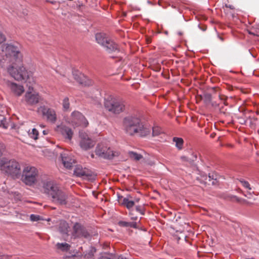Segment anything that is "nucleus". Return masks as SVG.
<instances>
[{
	"label": "nucleus",
	"instance_id": "obj_1",
	"mask_svg": "<svg viewBox=\"0 0 259 259\" xmlns=\"http://www.w3.org/2000/svg\"><path fill=\"white\" fill-rule=\"evenodd\" d=\"M4 55L7 58H10L11 61L15 60L7 68L8 72L17 81L27 80L32 76V72L28 71L23 66L22 55L19 48L12 45L5 44L1 47Z\"/></svg>",
	"mask_w": 259,
	"mask_h": 259
},
{
	"label": "nucleus",
	"instance_id": "obj_2",
	"mask_svg": "<svg viewBox=\"0 0 259 259\" xmlns=\"http://www.w3.org/2000/svg\"><path fill=\"white\" fill-rule=\"evenodd\" d=\"M123 126L125 133L130 136L138 135L145 137L150 135L151 128L136 116H128L124 118Z\"/></svg>",
	"mask_w": 259,
	"mask_h": 259
},
{
	"label": "nucleus",
	"instance_id": "obj_3",
	"mask_svg": "<svg viewBox=\"0 0 259 259\" xmlns=\"http://www.w3.org/2000/svg\"><path fill=\"white\" fill-rule=\"evenodd\" d=\"M209 93H204L203 95H197V100H203L207 105L216 107L221 102L226 99V97L222 95L218 87H210L208 89Z\"/></svg>",
	"mask_w": 259,
	"mask_h": 259
},
{
	"label": "nucleus",
	"instance_id": "obj_4",
	"mask_svg": "<svg viewBox=\"0 0 259 259\" xmlns=\"http://www.w3.org/2000/svg\"><path fill=\"white\" fill-rule=\"evenodd\" d=\"M1 170L13 178H18L21 174V166L14 159L9 160L6 158L0 159Z\"/></svg>",
	"mask_w": 259,
	"mask_h": 259
},
{
	"label": "nucleus",
	"instance_id": "obj_5",
	"mask_svg": "<svg viewBox=\"0 0 259 259\" xmlns=\"http://www.w3.org/2000/svg\"><path fill=\"white\" fill-rule=\"evenodd\" d=\"M104 107L108 111L116 114L123 112L125 108L124 102L112 95H107L104 99Z\"/></svg>",
	"mask_w": 259,
	"mask_h": 259
},
{
	"label": "nucleus",
	"instance_id": "obj_6",
	"mask_svg": "<svg viewBox=\"0 0 259 259\" xmlns=\"http://www.w3.org/2000/svg\"><path fill=\"white\" fill-rule=\"evenodd\" d=\"M95 153L98 156L108 159H113L114 157L118 156L119 152L113 150L106 144L101 143L96 147Z\"/></svg>",
	"mask_w": 259,
	"mask_h": 259
},
{
	"label": "nucleus",
	"instance_id": "obj_7",
	"mask_svg": "<svg viewBox=\"0 0 259 259\" xmlns=\"http://www.w3.org/2000/svg\"><path fill=\"white\" fill-rule=\"evenodd\" d=\"M38 172L36 168L32 166L25 167L22 177V181L26 185L31 186L36 180Z\"/></svg>",
	"mask_w": 259,
	"mask_h": 259
},
{
	"label": "nucleus",
	"instance_id": "obj_8",
	"mask_svg": "<svg viewBox=\"0 0 259 259\" xmlns=\"http://www.w3.org/2000/svg\"><path fill=\"white\" fill-rule=\"evenodd\" d=\"M50 198L56 204L66 205L68 202L69 195L59 188Z\"/></svg>",
	"mask_w": 259,
	"mask_h": 259
},
{
	"label": "nucleus",
	"instance_id": "obj_9",
	"mask_svg": "<svg viewBox=\"0 0 259 259\" xmlns=\"http://www.w3.org/2000/svg\"><path fill=\"white\" fill-rule=\"evenodd\" d=\"M79 137V146L82 150H89L95 145V141L90 138L86 133L80 132Z\"/></svg>",
	"mask_w": 259,
	"mask_h": 259
},
{
	"label": "nucleus",
	"instance_id": "obj_10",
	"mask_svg": "<svg viewBox=\"0 0 259 259\" xmlns=\"http://www.w3.org/2000/svg\"><path fill=\"white\" fill-rule=\"evenodd\" d=\"M60 157L64 167L70 169L75 163V160L72 154L68 150H64L60 154Z\"/></svg>",
	"mask_w": 259,
	"mask_h": 259
},
{
	"label": "nucleus",
	"instance_id": "obj_11",
	"mask_svg": "<svg viewBox=\"0 0 259 259\" xmlns=\"http://www.w3.org/2000/svg\"><path fill=\"white\" fill-rule=\"evenodd\" d=\"M59 188L58 186L53 181H47L43 183L42 191L49 198L52 196Z\"/></svg>",
	"mask_w": 259,
	"mask_h": 259
},
{
	"label": "nucleus",
	"instance_id": "obj_12",
	"mask_svg": "<svg viewBox=\"0 0 259 259\" xmlns=\"http://www.w3.org/2000/svg\"><path fill=\"white\" fill-rule=\"evenodd\" d=\"M73 236L74 237L89 238L90 234L87 230L78 223H76L73 226Z\"/></svg>",
	"mask_w": 259,
	"mask_h": 259
},
{
	"label": "nucleus",
	"instance_id": "obj_13",
	"mask_svg": "<svg viewBox=\"0 0 259 259\" xmlns=\"http://www.w3.org/2000/svg\"><path fill=\"white\" fill-rule=\"evenodd\" d=\"M70 120L72 123L76 125H83L87 126L88 124L84 116L78 111H74L72 113Z\"/></svg>",
	"mask_w": 259,
	"mask_h": 259
},
{
	"label": "nucleus",
	"instance_id": "obj_14",
	"mask_svg": "<svg viewBox=\"0 0 259 259\" xmlns=\"http://www.w3.org/2000/svg\"><path fill=\"white\" fill-rule=\"evenodd\" d=\"M39 110L42 115L47 118L48 121L53 123L56 121L57 115L54 109L43 106L40 107Z\"/></svg>",
	"mask_w": 259,
	"mask_h": 259
},
{
	"label": "nucleus",
	"instance_id": "obj_15",
	"mask_svg": "<svg viewBox=\"0 0 259 259\" xmlns=\"http://www.w3.org/2000/svg\"><path fill=\"white\" fill-rule=\"evenodd\" d=\"M74 174L79 177H82L83 179H92L93 175L92 172L87 168H83L82 166L78 165L74 170Z\"/></svg>",
	"mask_w": 259,
	"mask_h": 259
},
{
	"label": "nucleus",
	"instance_id": "obj_16",
	"mask_svg": "<svg viewBox=\"0 0 259 259\" xmlns=\"http://www.w3.org/2000/svg\"><path fill=\"white\" fill-rule=\"evenodd\" d=\"M30 89V85H29V90L27 92L25 96V100L26 103L29 105L36 104L40 100V97L37 93H32Z\"/></svg>",
	"mask_w": 259,
	"mask_h": 259
},
{
	"label": "nucleus",
	"instance_id": "obj_17",
	"mask_svg": "<svg viewBox=\"0 0 259 259\" xmlns=\"http://www.w3.org/2000/svg\"><path fill=\"white\" fill-rule=\"evenodd\" d=\"M57 130L64 137L65 139H67L69 141L72 139L73 132L70 127L65 125H61L58 126Z\"/></svg>",
	"mask_w": 259,
	"mask_h": 259
},
{
	"label": "nucleus",
	"instance_id": "obj_18",
	"mask_svg": "<svg viewBox=\"0 0 259 259\" xmlns=\"http://www.w3.org/2000/svg\"><path fill=\"white\" fill-rule=\"evenodd\" d=\"M12 91L17 96H20L24 92V89L23 85H20L14 82H11L9 84Z\"/></svg>",
	"mask_w": 259,
	"mask_h": 259
},
{
	"label": "nucleus",
	"instance_id": "obj_19",
	"mask_svg": "<svg viewBox=\"0 0 259 259\" xmlns=\"http://www.w3.org/2000/svg\"><path fill=\"white\" fill-rule=\"evenodd\" d=\"M103 47L105 48L106 51L109 53H111L116 51H119L118 45L112 41L110 38L107 41V43H105V45Z\"/></svg>",
	"mask_w": 259,
	"mask_h": 259
},
{
	"label": "nucleus",
	"instance_id": "obj_20",
	"mask_svg": "<svg viewBox=\"0 0 259 259\" xmlns=\"http://www.w3.org/2000/svg\"><path fill=\"white\" fill-rule=\"evenodd\" d=\"M109 39V38H108L105 33H98L96 34L97 42L102 46L105 45V43H107Z\"/></svg>",
	"mask_w": 259,
	"mask_h": 259
},
{
	"label": "nucleus",
	"instance_id": "obj_21",
	"mask_svg": "<svg viewBox=\"0 0 259 259\" xmlns=\"http://www.w3.org/2000/svg\"><path fill=\"white\" fill-rule=\"evenodd\" d=\"M10 126H11L12 127H13V126L10 122V119H7L3 115H0V128L6 130Z\"/></svg>",
	"mask_w": 259,
	"mask_h": 259
},
{
	"label": "nucleus",
	"instance_id": "obj_22",
	"mask_svg": "<svg viewBox=\"0 0 259 259\" xmlns=\"http://www.w3.org/2000/svg\"><path fill=\"white\" fill-rule=\"evenodd\" d=\"M72 74L74 79L76 81H85L88 80V77L78 70H73Z\"/></svg>",
	"mask_w": 259,
	"mask_h": 259
},
{
	"label": "nucleus",
	"instance_id": "obj_23",
	"mask_svg": "<svg viewBox=\"0 0 259 259\" xmlns=\"http://www.w3.org/2000/svg\"><path fill=\"white\" fill-rule=\"evenodd\" d=\"M69 229V225L66 222L64 221H61L60 222L59 230L61 233L63 234H68Z\"/></svg>",
	"mask_w": 259,
	"mask_h": 259
},
{
	"label": "nucleus",
	"instance_id": "obj_24",
	"mask_svg": "<svg viewBox=\"0 0 259 259\" xmlns=\"http://www.w3.org/2000/svg\"><path fill=\"white\" fill-rule=\"evenodd\" d=\"M130 198H132L130 195L127 196V197L123 198L121 202L122 205L125 206L128 209H130L135 205V201L130 200Z\"/></svg>",
	"mask_w": 259,
	"mask_h": 259
},
{
	"label": "nucleus",
	"instance_id": "obj_25",
	"mask_svg": "<svg viewBox=\"0 0 259 259\" xmlns=\"http://www.w3.org/2000/svg\"><path fill=\"white\" fill-rule=\"evenodd\" d=\"M172 141L175 143V146L178 150H180L183 149L184 140L182 138L174 137L173 138Z\"/></svg>",
	"mask_w": 259,
	"mask_h": 259
},
{
	"label": "nucleus",
	"instance_id": "obj_26",
	"mask_svg": "<svg viewBox=\"0 0 259 259\" xmlns=\"http://www.w3.org/2000/svg\"><path fill=\"white\" fill-rule=\"evenodd\" d=\"M56 247L57 249H60L63 251H67L70 248V245L66 242L58 243L56 244Z\"/></svg>",
	"mask_w": 259,
	"mask_h": 259
},
{
	"label": "nucleus",
	"instance_id": "obj_27",
	"mask_svg": "<svg viewBox=\"0 0 259 259\" xmlns=\"http://www.w3.org/2000/svg\"><path fill=\"white\" fill-rule=\"evenodd\" d=\"M28 135L30 138L36 140L38 139V132L35 128L32 129L31 131H29L28 132Z\"/></svg>",
	"mask_w": 259,
	"mask_h": 259
},
{
	"label": "nucleus",
	"instance_id": "obj_28",
	"mask_svg": "<svg viewBox=\"0 0 259 259\" xmlns=\"http://www.w3.org/2000/svg\"><path fill=\"white\" fill-rule=\"evenodd\" d=\"M96 251L94 247H91L88 251L83 252V255L85 258H91L93 256L94 253Z\"/></svg>",
	"mask_w": 259,
	"mask_h": 259
},
{
	"label": "nucleus",
	"instance_id": "obj_29",
	"mask_svg": "<svg viewBox=\"0 0 259 259\" xmlns=\"http://www.w3.org/2000/svg\"><path fill=\"white\" fill-rule=\"evenodd\" d=\"M129 155L132 159L136 160H139L143 157L142 155L139 154L134 152H129Z\"/></svg>",
	"mask_w": 259,
	"mask_h": 259
},
{
	"label": "nucleus",
	"instance_id": "obj_30",
	"mask_svg": "<svg viewBox=\"0 0 259 259\" xmlns=\"http://www.w3.org/2000/svg\"><path fill=\"white\" fill-rule=\"evenodd\" d=\"M62 105L63 107V110L64 111H67L69 109L70 107V103L69 102V99L67 97H65L63 99Z\"/></svg>",
	"mask_w": 259,
	"mask_h": 259
},
{
	"label": "nucleus",
	"instance_id": "obj_31",
	"mask_svg": "<svg viewBox=\"0 0 259 259\" xmlns=\"http://www.w3.org/2000/svg\"><path fill=\"white\" fill-rule=\"evenodd\" d=\"M162 133L161 129L158 126H154L152 127V136L153 137L157 136Z\"/></svg>",
	"mask_w": 259,
	"mask_h": 259
},
{
	"label": "nucleus",
	"instance_id": "obj_32",
	"mask_svg": "<svg viewBox=\"0 0 259 259\" xmlns=\"http://www.w3.org/2000/svg\"><path fill=\"white\" fill-rule=\"evenodd\" d=\"M239 182L244 187L248 189L249 190L251 189V188L250 187V185L247 181H246L243 179H240L239 180Z\"/></svg>",
	"mask_w": 259,
	"mask_h": 259
},
{
	"label": "nucleus",
	"instance_id": "obj_33",
	"mask_svg": "<svg viewBox=\"0 0 259 259\" xmlns=\"http://www.w3.org/2000/svg\"><path fill=\"white\" fill-rule=\"evenodd\" d=\"M30 219L31 221L33 222L38 221L41 220L39 215L33 214L30 215Z\"/></svg>",
	"mask_w": 259,
	"mask_h": 259
},
{
	"label": "nucleus",
	"instance_id": "obj_34",
	"mask_svg": "<svg viewBox=\"0 0 259 259\" xmlns=\"http://www.w3.org/2000/svg\"><path fill=\"white\" fill-rule=\"evenodd\" d=\"M136 209L138 212H140V214H141L142 215L144 214V207L143 206H140V205L137 206L136 207Z\"/></svg>",
	"mask_w": 259,
	"mask_h": 259
},
{
	"label": "nucleus",
	"instance_id": "obj_35",
	"mask_svg": "<svg viewBox=\"0 0 259 259\" xmlns=\"http://www.w3.org/2000/svg\"><path fill=\"white\" fill-rule=\"evenodd\" d=\"M118 224L122 227H130V222L125 221H119Z\"/></svg>",
	"mask_w": 259,
	"mask_h": 259
},
{
	"label": "nucleus",
	"instance_id": "obj_36",
	"mask_svg": "<svg viewBox=\"0 0 259 259\" xmlns=\"http://www.w3.org/2000/svg\"><path fill=\"white\" fill-rule=\"evenodd\" d=\"M248 33L253 35L255 36H258L259 35V31H257L256 30H255L254 29H252L248 31Z\"/></svg>",
	"mask_w": 259,
	"mask_h": 259
},
{
	"label": "nucleus",
	"instance_id": "obj_37",
	"mask_svg": "<svg viewBox=\"0 0 259 259\" xmlns=\"http://www.w3.org/2000/svg\"><path fill=\"white\" fill-rule=\"evenodd\" d=\"M4 149V145L1 142H0V157L2 155Z\"/></svg>",
	"mask_w": 259,
	"mask_h": 259
},
{
	"label": "nucleus",
	"instance_id": "obj_38",
	"mask_svg": "<svg viewBox=\"0 0 259 259\" xmlns=\"http://www.w3.org/2000/svg\"><path fill=\"white\" fill-rule=\"evenodd\" d=\"M6 40V37L4 34L0 32V44H2Z\"/></svg>",
	"mask_w": 259,
	"mask_h": 259
},
{
	"label": "nucleus",
	"instance_id": "obj_39",
	"mask_svg": "<svg viewBox=\"0 0 259 259\" xmlns=\"http://www.w3.org/2000/svg\"><path fill=\"white\" fill-rule=\"evenodd\" d=\"M244 196H245L246 197H247L248 199H253V197H252V195L251 194V193L250 192H247L246 194H244L243 193Z\"/></svg>",
	"mask_w": 259,
	"mask_h": 259
},
{
	"label": "nucleus",
	"instance_id": "obj_40",
	"mask_svg": "<svg viewBox=\"0 0 259 259\" xmlns=\"http://www.w3.org/2000/svg\"><path fill=\"white\" fill-rule=\"evenodd\" d=\"M241 204H251L249 202L247 201L246 200L241 198V202H240Z\"/></svg>",
	"mask_w": 259,
	"mask_h": 259
},
{
	"label": "nucleus",
	"instance_id": "obj_41",
	"mask_svg": "<svg viewBox=\"0 0 259 259\" xmlns=\"http://www.w3.org/2000/svg\"><path fill=\"white\" fill-rule=\"evenodd\" d=\"M130 227L133 228H137V225L136 222H130Z\"/></svg>",
	"mask_w": 259,
	"mask_h": 259
},
{
	"label": "nucleus",
	"instance_id": "obj_42",
	"mask_svg": "<svg viewBox=\"0 0 259 259\" xmlns=\"http://www.w3.org/2000/svg\"><path fill=\"white\" fill-rule=\"evenodd\" d=\"M233 201H236L238 203H240L241 202V198H240L236 196H233Z\"/></svg>",
	"mask_w": 259,
	"mask_h": 259
},
{
	"label": "nucleus",
	"instance_id": "obj_43",
	"mask_svg": "<svg viewBox=\"0 0 259 259\" xmlns=\"http://www.w3.org/2000/svg\"><path fill=\"white\" fill-rule=\"evenodd\" d=\"M130 215H131V219L133 220H137L138 218L137 217H134L133 216V213L132 211H131L130 212Z\"/></svg>",
	"mask_w": 259,
	"mask_h": 259
},
{
	"label": "nucleus",
	"instance_id": "obj_44",
	"mask_svg": "<svg viewBox=\"0 0 259 259\" xmlns=\"http://www.w3.org/2000/svg\"><path fill=\"white\" fill-rule=\"evenodd\" d=\"M225 7L226 8H230V9H234V7L232 5H227V4H226L225 5Z\"/></svg>",
	"mask_w": 259,
	"mask_h": 259
},
{
	"label": "nucleus",
	"instance_id": "obj_45",
	"mask_svg": "<svg viewBox=\"0 0 259 259\" xmlns=\"http://www.w3.org/2000/svg\"><path fill=\"white\" fill-rule=\"evenodd\" d=\"M67 259H79V258L76 255H73L71 257H68Z\"/></svg>",
	"mask_w": 259,
	"mask_h": 259
},
{
	"label": "nucleus",
	"instance_id": "obj_46",
	"mask_svg": "<svg viewBox=\"0 0 259 259\" xmlns=\"http://www.w3.org/2000/svg\"><path fill=\"white\" fill-rule=\"evenodd\" d=\"M42 133H43L44 135H48V134L49 133V131L48 130H44V131H43Z\"/></svg>",
	"mask_w": 259,
	"mask_h": 259
},
{
	"label": "nucleus",
	"instance_id": "obj_47",
	"mask_svg": "<svg viewBox=\"0 0 259 259\" xmlns=\"http://www.w3.org/2000/svg\"><path fill=\"white\" fill-rule=\"evenodd\" d=\"M94 103L95 104H99V105H100V104H101V102H100V101H99V100H96V101H95V102H94Z\"/></svg>",
	"mask_w": 259,
	"mask_h": 259
},
{
	"label": "nucleus",
	"instance_id": "obj_48",
	"mask_svg": "<svg viewBox=\"0 0 259 259\" xmlns=\"http://www.w3.org/2000/svg\"><path fill=\"white\" fill-rule=\"evenodd\" d=\"M7 255H0V259H5L7 257Z\"/></svg>",
	"mask_w": 259,
	"mask_h": 259
},
{
	"label": "nucleus",
	"instance_id": "obj_49",
	"mask_svg": "<svg viewBox=\"0 0 259 259\" xmlns=\"http://www.w3.org/2000/svg\"><path fill=\"white\" fill-rule=\"evenodd\" d=\"M118 259H126V258L125 257H124L123 256L120 255L118 256Z\"/></svg>",
	"mask_w": 259,
	"mask_h": 259
},
{
	"label": "nucleus",
	"instance_id": "obj_50",
	"mask_svg": "<svg viewBox=\"0 0 259 259\" xmlns=\"http://www.w3.org/2000/svg\"><path fill=\"white\" fill-rule=\"evenodd\" d=\"M181 159H182L183 160H187V159H186L187 158H186V157H185V156H182V157H181Z\"/></svg>",
	"mask_w": 259,
	"mask_h": 259
},
{
	"label": "nucleus",
	"instance_id": "obj_51",
	"mask_svg": "<svg viewBox=\"0 0 259 259\" xmlns=\"http://www.w3.org/2000/svg\"><path fill=\"white\" fill-rule=\"evenodd\" d=\"M139 200H140L139 198H137L135 199V202H139Z\"/></svg>",
	"mask_w": 259,
	"mask_h": 259
},
{
	"label": "nucleus",
	"instance_id": "obj_52",
	"mask_svg": "<svg viewBox=\"0 0 259 259\" xmlns=\"http://www.w3.org/2000/svg\"><path fill=\"white\" fill-rule=\"evenodd\" d=\"M91 157H92V158H94V157H95L94 154L93 153H92V154H91Z\"/></svg>",
	"mask_w": 259,
	"mask_h": 259
},
{
	"label": "nucleus",
	"instance_id": "obj_53",
	"mask_svg": "<svg viewBox=\"0 0 259 259\" xmlns=\"http://www.w3.org/2000/svg\"><path fill=\"white\" fill-rule=\"evenodd\" d=\"M210 179V176H209V180Z\"/></svg>",
	"mask_w": 259,
	"mask_h": 259
}]
</instances>
